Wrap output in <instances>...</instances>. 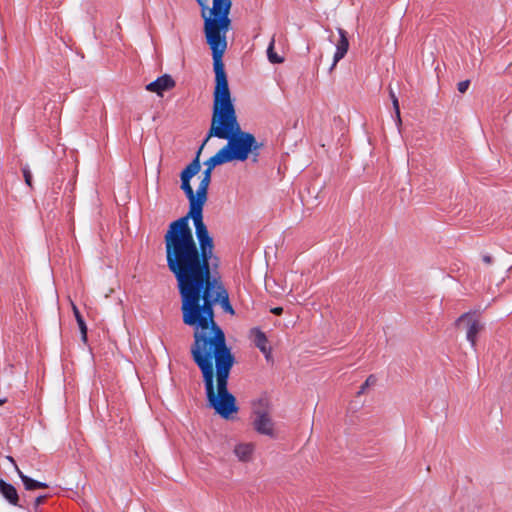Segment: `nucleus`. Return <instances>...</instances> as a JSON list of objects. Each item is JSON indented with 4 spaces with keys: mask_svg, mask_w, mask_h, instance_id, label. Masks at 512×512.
I'll return each mask as SVG.
<instances>
[{
    "mask_svg": "<svg viewBox=\"0 0 512 512\" xmlns=\"http://www.w3.org/2000/svg\"><path fill=\"white\" fill-rule=\"evenodd\" d=\"M482 260H483V262H484V263H486V264H491V263H492V258H491V256H489V255H484V256L482 257Z\"/></svg>",
    "mask_w": 512,
    "mask_h": 512,
    "instance_id": "nucleus-21",
    "label": "nucleus"
},
{
    "mask_svg": "<svg viewBox=\"0 0 512 512\" xmlns=\"http://www.w3.org/2000/svg\"><path fill=\"white\" fill-rule=\"evenodd\" d=\"M250 337L255 346L265 355L266 359H269L271 355V348L268 345V339L264 332L258 328H253L250 331Z\"/></svg>",
    "mask_w": 512,
    "mask_h": 512,
    "instance_id": "nucleus-10",
    "label": "nucleus"
},
{
    "mask_svg": "<svg viewBox=\"0 0 512 512\" xmlns=\"http://www.w3.org/2000/svg\"><path fill=\"white\" fill-rule=\"evenodd\" d=\"M339 34V40L336 43V52L333 57V64L331 66V69H333L337 63L344 58L346 55L348 49H349V41L346 35V31L342 28L337 29Z\"/></svg>",
    "mask_w": 512,
    "mask_h": 512,
    "instance_id": "nucleus-9",
    "label": "nucleus"
},
{
    "mask_svg": "<svg viewBox=\"0 0 512 512\" xmlns=\"http://www.w3.org/2000/svg\"><path fill=\"white\" fill-rule=\"evenodd\" d=\"M274 46H275V37L273 36L270 43H269V46L267 48V57H268V60L273 63V64H280L282 62H284V58L279 56L275 51H274Z\"/></svg>",
    "mask_w": 512,
    "mask_h": 512,
    "instance_id": "nucleus-14",
    "label": "nucleus"
},
{
    "mask_svg": "<svg viewBox=\"0 0 512 512\" xmlns=\"http://www.w3.org/2000/svg\"><path fill=\"white\" fill-rule=\"evenodd\" d=\"M204 147L200 146L195 159L186 166L181 172V189L184 191L187 199L189 200V212L186 216L181 217L186 221V225L189 226V218L193 220L195 233L198 243L211 242L213 241L210 233L203 222V206L207 201L208 187L211 182L212 171L216 166L225 164L217 153L205 161V170L202 173V179L198 185L196 192H194L190 180L200 171L199 156Z\"/></svg>",
    "mask_w": 512,
    "mask_h": 512,
    "instance_id": "nucleus-3",
    "label": "nucleus"
},
{
    "mask_svg": "<svg viewBox=\"0 0 512 512\" xmlns=\"http://www.w3.org/2000/svg\"><path fill=\"white\" fill-rule=\"evenodd\" d=\"M469 85H470L469 80L461 81L458 83L457 89L460 93H465L468 90Z\"/></svg>",
    "mask_w": 512,
    "mask_h": 512,
    "instance_id": "nucleus-17",
    "label": "nucleus"
},
{
    "mask_svg": "<svg viewBox=\"0 0 512 512\" xmlns=\"http://www.w3.org/2000/svg\"><path fill=\"white\" fill-rule=\"evenodd\" d=\"M6 459H7L10 463H12V464H13V466L16 468L17 464H16V462H15V460H14V458H13V457H11V456H6Z\"/></svg>",
    "mask_w": 512,
    "mask_h": 512,
    "instance_id": "nucleus-22",
    "label": "nucleus"
},
{
    "mask_svg": "<svg viewBox=\"0 0 512 512\" xmlns=\"http://www.w3.org/2000/svg\"><path fill=\"white\" fill-rule=\"evenodd\" d=\"M390 97H391V100H392V101H393L394 99H398V98L396 97L395 93H394L392 90H390Z\"/></svg>",
    "mask_w": 512,
    "mask_h": 512,
    "instance_id": "nucleus-23",
    "label": "nucleus"
},
{
    "mask_svg": "<svg viewBox=\"0 0 512 512\" xmlns=\"http://www.w3.org/2000/svg\"><path fill=\"white\" fill-rule=\"evenodd\" d=\"M214 72L215 87L211 124L202 147L212 137L227 140V143L218 150L217 154L225 163L244 162L252 153L257 156L259 145L253 134L241 129L225 68L216 69Z\"/></svg>",
    "mask_w": 512,
    "mask_h": 512,
    "instance_id": "nucleus-2",
    "label": "nucleus"
},
{
    "mask_svg": "<svg viewBox=\"0 0 512 512\" xmlns=\"http://www.w3.org/2000/svg\"><path fill=\"white\" fill-rule=\"evenodd\" d=\"M201 6L206 42L212 51L214 70L224 68L222 57L227 49V33L231 29L229 18L231 0H212L208 8L206 0H196Z\"/></svg>",
    "mask_w": 512,
    "mask_h": 512,
    "instance_id": "nucleus-4",
    "label": "nucleus"
},
{
    "mask_svg": "<svg viewBox=\"0 0 512 512\" xmlns=\"http://www.w3.org/2000/svg\"><path fill=\"white\" fill-rule=\"evenodd\" d=\"M175 86V81L168 75H162L153 82L146 85V90L149 92L156 93L158 96H162L165 91L171 90Z\"/></svg>",
    "mask_w": 512,
    "mask_h": 512,
    "instance_id": "nucleus-7",
    "label": "nucleus"
},
{
    "mask_svg": "<svg viewBox=\"0 0 512 512\" xmlns=\"http://www.w3.org/2000/svg\"><path fill=\"white\" fill-rule=\"evenodd\" d=\"M166 261L177 280L184 324L193 327L191 355L199 367L208 405L224 419L238 412L236 398L228 391L234 357L225 334L214 320V305L234 314L222 283L211 276L214 243H197L184 219L170 223L164 235Z\"/></svg>",
    "mask_w": 512,
    "mask_h": 512,
    "instance_id": "nucleus-1",
    "label": "nucleus"
},
{
    "mask_svg": "<svg viewBox=\"0 0 512 512\" xmlns=\"http://www.w3.org/2000/svg\"><path fill=\"white\" fill-rule=\"evenodd\" d=\"M5 402L4 399H0V405H2Z\"/></svg>",
    "mask_w": 512,
    "mask_h": 512,
    "instance_id": "nucleus-24",
    "label": "nucleus"
},
{
    "mask_svg": "<svg viewBox=\"0 0 512 512\" xmlns=\"http://www.w3.org/2000/svg\"><path fill=\"white\" fill-rule=\"evenodd\" d=\"M253 427L260 434L275 436L274 423L266 410H254Z\"/></svg>",
    "mask_w": 512,
    "mask_h": 512,
    "instance_id": "nucleus-6",
    "label": "nucleus"
},
{
    "mask_svg": "<svg viewBox=\"0 0 512 512\" xmlns=\"http://www.w3.org/2000/svg\"><path fill=\"white\" fill-rule=\"evenodd\" d=\"M393 103V108L395 110V115H396V119H397V124L400 125L401 124V117H400V108H399V102H398V99H394L392 101Z\"/></svg>",
    "mask_w": 512,
    "mask_h": 512,
    "instance_id": "nucleus-16",
    "label": "nucleus"
},
{
    "mask_svg": "<svg viewBox=\"0 0 512 512\" xmlns=\"http://www.w3.org/2000/svg\"><path fill=\"white\" fill-rule=\"evenodd\" d=\"M46 499V495H41V496H38L36 499H35V506H39L40 504H42Z\"/></svg>",
    "mask_w": 512,
    "mask_h": 512,
    "instance_id": "nucleus-19",
    "label": "nucleus"
},
{
    "mask_svg": "<svg viewBox=\"0 0 512 512\" xmlns=\"http://www.w3.org/2000/svg\"><path fill=\"white\" fill-rule=\"evenodd\" d=\"M255 445L251 442L237 443L233 448V453L238 461L248 463L253 460Z\"/></svg>",
    "mask_w": 512,
    "mask_h": 512,
    "instance_id": "nucleus-8",
    "label": "nucleus"
},
{
    "mask_svg": "<svg viewBox=\"0 0 512 512\" xmlns=\"http://www.w3.org/2000/svg\"><path fill=\"white\" fill-rule=\"evenodd\" d=\"M72 310L73 314L76 318L77 324L79 326L80 332H81V338L83 342H87V326L86 323L80 314V311L78 310L77 306L75 304H72Z\"/></svg>",
    "mask_w": 512,
    "mask_h": 512,
    "instance_id": "nucleus-13",
    "label": "nucleus"
},
{
    "mask_svg": "<svg viewBox=\"0 0 512 512\" xmlns=\"http://www.w3.org/2000/svg\"><path fill=\"white\" fill-rule=\"evenodd\" d=\"M374 382H375L374 377H373L372 375H371V376H369V377L366 379V381L363 383V385L361 386L359 393H363V392L365 391V389H366L367 387H369V385H370V384H372V383H374Z\"/></svg>",
    "mask_w": 512,
    "mask_h": 512,
    "instance_id": "nucleus-18",
    "label": "nucleus"
},
{
    "mask_svg": "<svg viewBox=\"0 0 512 512\" xmlns=\"http://www.w3.org/2000/svg\"><path fill=\"white\" fill-rule=\"evenodd\" d=\"M16 471H17L19 477L21 478L26 490H35V489H39V488H47L48 487V485L46 483L33 480L32 478L26 476L19 469L18 466H16Z\"/></svg>",
    "mask_w": 512,
    "mask_h": 512,
    "instance_id": "nucleus-12",
    "label": "nucleus"
},
{
    "mask_svg": "<svg viewBox=\"0 0 512 512\" xmlns=\"http://www.w3.org/2000/svg\"><path fill=\"white\" fill-rule=\"evenodd\" d=\"M271 312L275 315H281L282 312H283V308L282 307H275L271 310Z\"/></svg>",
    "mask_w": 512,
    "mask_h": 512,
    "instance_id": "nucleus-20",
    "label": "nucleus"
},
{
    "mask_svg": "<svg viewBox=\"0 0 512 512\" xmlns=\"http://www.w3.org/2000/svg\"><path fill=\"white\" fill-rule=\"evenodd\" d=\"M461 324H465L466 338L474 348L477 342V334L483 329V325L474 313L462 314L457 320V325Z\"/></svg>",
    "mask_w": 512,
    "mask_h": 512,
    "instance_id": "nucleus-5",
    "label": "nucleus"
},
{
    "mask_svg": "<svg viewBox=\"0 0 512 512\" xmlns=\"http://www.w3.org/2000/svg\"><path fill=\"white\" fill-rule=\"evenodd\" d=\"M22 173H23V176H24L25 183L29 187H32V174H31V171H30V169H29V167L27 165L22 167Z\"/></svg>",
    "mask_w": 512,
    "mask_h": 512,
    "instance_id": "nucleus-15",
    "label": "nucleus"
},
{
    "mask_svg": "<svg viewBox=\"0 0 512 512\" xmlns=\"http://www.w3.org/2000/svg\"><path fill=\"white\" fill-rule=\"evenodd\" d=\"M0 492L3 497L12 505H18V493L15 487L4 480H0Z\"/></svg>",
    "mask_w": 512,
    "mask_h": 512,
    "instance_id": "nucleus-11",
    "label": "nucleus"
}]
</instances>
